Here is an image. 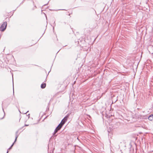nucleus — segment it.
Here are the masks:
<instances>
[{"mask_svg":"<svg viewBox=\"0 0 153 153\" xmlns=\"http://www.w3.org/2000/svg\"><path fill=\"white\" fill-rule=\"evenodd\" d=\"M69 116L68 115L66 116L64 119L62 120L61 123H60L62 126L67 121L68 118Z\"/></svg>","mask_w":153,"mask_h":153,"instance_id":"obj_2","label":"nucleus"},{"mask_svg":"<svg viewBox=\"0 0 153 153\" xmlns=\"http://www.w3.org/2000/svg\"><path fill=\"white\" fill-rule=\"evenodd\" d=\"M62 126L59 124L58 126L56 128L54 131V134L56 133L58 130H59L62 128Z\"/></svg>","mask_w":153,"mask_h":153,"instance_id":"obj_3","label":"nucleus"},{"mask_svg":"<svg viewBox=\"0 0 153 153\" xmlns=\"http://www.w3.org/2000/svg\"><path fill=\"white\" fill-rule=\"evenodd\" d=\"M46 86V84L45 83H43L41 85V87L42 88H45Z\"/></svg>","mask_w":153,"mask_h":153,"instance_id":"obj_4","label":"nucleus"},{"mask_svg":"<svg viewBox=\"0 0 153 153\" xmlns=\"http://www.w3.org/2000/svg\"><path fill=\"white\" fill-rule=\"evenodd\" d=\"M148 119L149 120L152 121L153 120V115H150Z\"/></svg>","mask_w":153,"mask_h":153,"instance_id":"obj_5","label":"nucleus"},{"mask_svg":"<svg viewBox=\"0 0 153 153\" xmlns=\"http://www.w3.org/2000/svg\"><path fill=\"white\" fill-rule=\"evenodd\" d=\"M7 25L6 22H4L0 27V30L1 31H4L6 28Z\"/></svg>","mask_w":153,"mask_h":153,"instance_id":"obj_1","label":"nucleus"},{"mask_svg":"<svg viewBox=\"0 0 153 153\" xmlns=\"http://www.w3.org/2000/svg\"><path fill=\"white\" fill-rule=\"evenodd\" d=\"M7 14H8V13H6V14H5V15H6V17L7 16H11V15H8Z\"/></svg>","mask_w":153,"mask_h":153,"instance_id":"obj_6","label":"nucleus"},{"mask_svg":"<svg viewBox=\"0 0 153 153\" xmlns=\"http://www.w3.org/2000/svg\"><path fill=\"white\" fill-rule=\"evenodd\" d=\"M13 144H14V143H13V144L12 145V146H11V147L10 148H11V147H12L13 146Z\"/></svg>","mask_w":153,"mask_h":153,"instance_id":"obj_8","label":"nucleus"},{"mask_svg":"<svg viewBox=\"0 0 153 153\" xmlns=\"http://www.w3.org/2000/svg\"><path fill=\"white\" fill-rule=\"evenodd\" d=\"M17 137H18V136H16V139H15V142H16V140H17Z\"/></svg>","mask_w":153,"mask_h":153,"instance_id":"obj_7","label":"nucleus"}]
</instances>
